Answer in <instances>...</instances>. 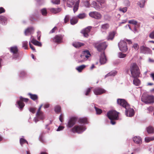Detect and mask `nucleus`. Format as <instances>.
<instances>
[{
    "label": "nucleus",
    "mask_w": 154,
    "mask_h": 154,
    "mask_svg": "<svg viewBox=\"0 0 154 154\" xmlns=\"http://www.w3.org/2000/svg\"><path fill=\"white\" fill-rule=\"evenodd\" d=\"M115 35L114 32H112L109 33V35L107 38L108 40H112L114 38Z\"/></svg>",
    "instance_id": "c756f323"
},
{
    "label": "nucleus",
    "mask_w": 154,
    "mask_h": 154,
    "mask_svg": "<svg viewBox=\"0 0 154 154\" xmlns=\"http://www.w3.org/2000/svg\"><path fill=\"white\" fill-rule=\"evenodd\" d=\"M40 12L43 16H46L47 14V10L45 8H43L40 10Z\"/></svg>",
    "instance_id": "ea45409f"
},
{
    "label": "nucleus",
    "mask_w": 154,
    "mask_h": 154,
    "mask_svg": "<svg viewBox=\"0 0 154 154\" xmlns=\"http://www.w3.org/2000/svg\"><path fill=\"white\" fill-rule=\"evenodd\" d=\"M147 109L149 112H151L154 110L152 106H150L147 108Z\"/></svg>",
    "instance_id": "680f3d73"
},
{
    "label": "nucleus",
    "mask_w": 154,
    "mask_h": 154,
    "mask_svg": "<svg viewBox=\"0 0 154 154\" xmlns=\"http://www.w3.org/2000/svg\"><path fill=\"white\" fill-rule=\"evenodd\" d=\"M29 111L33 113H34L35 112V108L31 107L29 108Z\"/></svg>",
    "instance_id": "13d9d810"
},
{
    "label": "nucleus",
    "mask_w": 154,
    "mask_h": 154,
    "mask_svg": "<svg viewBox=\"0 0 154 154\" xmlns=\"http://www.w3.org/2000/svg\"><path fill=\"white\" fill-rule=\"evenodd\" d=\"M107 60L104 53H101L100 59V62L101 64H103L106 62Z\"/></svg>",
    "instance_id": "6ab92c4d"
},
{
    "label": "nucleus",
    "mask_w": 154,
    "mask_h": 154,
    "mask_svg": "<svg viewBox=\"0 0 154 154\" xmlns=\"http://www.w3.org/2000/svg\"><path fill=\"white\" fill-rule=\"evenodd\" d=\"M133 47L136 50H137L139 48V45L137 43L134 44L133 45Z\"/></svg>",
    "instance_id": "864d4df0"
},
{
    "label": "nucleus",
    "mask_w": 154,
    "mask_h": 154,
    "mask_svg": "<svg viewBox=\"0 0 154 154\" xmlns=\"http://www.w3.org/2000/svg\"><path fill=\"white\" fill-rule=\"evenodd\" d=\"M50 11L52 13L54 14H56L60 11H61V9L59 8H51L50 9Z\"/></svg>",
    "instance_id": "2f4dec72"
},
{
    "label": "nucleus",
    "mask_w": 154,
    "mask_h": 154,
    "mask_svg": "<svg viewBox=\"0 0 154 154\" xmlns=\"http://www.w3.org/2000/svg\"><path fill=\"white\" fill-rule=\"evenodd\" d=\"M117 103L121 106H122L123 107L125 108L127 105H128L129 104L124 99H118L117 100Z\"/></svg>",
    "instance_id": "2eb2a0df"
},
{
    "label": "nucleus",
    "mask_w": 154,
    "mask_h": 154,
    "mask_svg": "<svg viewBox=\"0 0 154 154\" xmlns=\"http://www.w3.org/2000/svg\"><path fill=\"white\" fill-rule=\"evenodd\" d=\"M77 0H66L67 6L70 8L72 7Z\"/></svg>",
    "instance_id": "4be33fe9"
},
{
    "label": "nucleus",
    "mask_w": 154,
    "mask_h": 154,
    "mask_svg": "<svg viewBox=\"0 0 154 154\" xmlns=\"http://www.w3.org/2000/svg\"><path fill=\"white\" fill-rule=\"evenodd\" d=\"M119 113V112L115 110H111L107 112V117L110 120L111 123L112 125H114L116 123L113 120L118 119Z\"/></svg>",
    "instance_id": "7ed1b4c3"
},
{
    "label": "nucleus",
    "mask_w": 154,
    "mask_h": 154,
    "mask_svg": "<svg viewBox=\"0 0 154 154\" xmlns=\"http://www.w3.org/2000/svg\"><path fill=\"white\" fill-rule=\"evenodd\" d=\"M83 45V44L79 42H75L72 43V45L76 48L80 47Z\"/></svg>",
    "instance_id": "473e14b6"
},
{
    "label": "nucleus",
    "mask_w": 154,
    "mask_h": 154,
    "mask_svg": "<svg viewBox=\"0 0 154 154\" xmlns=\"http://www.w3.org/2000/svg\"><path fill=\"white\" fill-rule=\"evenodd\" d=\"M69 20V15H66L64 19L65 23H67Z\"/></svg>",
    "instance_id": "5fc2aeb1"
},
{
    "label": "nucleus",
    "mask_w": 154,
    "mask_h": 154,
    "mask_svg": "<svg viewBox=\"0 0 154 154\" xmlns=\"http://www.w3.org/2000/svg\"><path fill=\"white\" fill-rule=\"evenodd\" d=\"M78 22V20L77 17H73L70 20L71 24L74 25L76 24Z\"/></svg>",
    "instance_id": "72a5a7b5"
},
{
    "label": "nucleus",
    "mask_w": 154,
    "mask_h": 154,
    "mask_svg": "<svg viewBox=\"0 0 154 154\" xmlns=\"http://www.w3.org/2000/svg\"><path fill=\"white\" fill-rule=\"evenodd\" d=\"M20 142L21 146H22L25 143H26L27 144H28V142L23 138H20Z\"/></svg>",
    "instance_id": "49530a36"
},
{
    "label": "nucleus",
    "mask_w": 154,
    "mask_h": 154,
    "mask_svg": "<svg viewBox=\"0 0 154 154\" xmlns=\"http://www.w3.org/2000/svg\"><path fill=\"white\" fill-rule=\"evenodd\" d=\"M7 20V19L5 16L0 15V23L5 25L6 23Z\"/></svg>",
    "instance_id": "5701e85b"
},
{
    "label": "nucleus",
    "mask_w": 154,
    "mask_h": 154,
    "mask_svg": "<svg viewBox=\"0 0 154 154\" xmlns=\"http://www.w3.org/2000/svg\"><path fill=\"white\" fill-rule=\"evenodd\" d=\"M125 115L129 117H132L134 115V109L130 107V105L129 104L127 105L125 108Z\"/></svg>",
    "instance_id": "0eeeda50"
},
{
    "label": "nucleus",
    "mask_w": 154,
    "mask_h": 154,
    "mask_svg": "<svg viewBox=\"0 0 154 154\" xmlns=\"http://www.w3.org/2000/svg\"><path fill=\"white\" fill-rule=\"evenodd\" d=\"M91 29V26H88L82 30L81 31V33L83 34L84 37H88V33L90 32Z\"/></svg>",
    "instance_id": "dca6fc26"
},
{
    "label": "nucleus",
    "mask_w": 154,
    "mask_h": 154,
    "mask_svg": "<svg viewBox=\"0 0 154 154\" xmlns=\"http://www.w3.org/2000/svg\"><path fill=\"white\" fill-rule=\"evenodd\" d=\"M149 37L152 39H154V31L150 34Z\"/></svg>",
    "instance_id": "052dcab7"
},
{
    "label": "nucleus",
    "mask_w": 154,
    "mask_h": 154,
    "mask_svg": "<svg viewBox=\"0 0 154 154\" xmlns=\"http://www.w3.org/2000/svg\"><path fill=\"white\" fill-rule=\"evenodd\" d=\"M120 50L123 52H126L127 51L128 48L125 42L121 40L118 44Z\"/></svg>",
    "instance_id": "1a4fd4ad"
},
{
    "label": "nucleus",
    "mask_w": 154,
    "mask_h": 154,
    "mask_svg": "<svg viewBox=\"0 0 154 154\" xmlns=\"http://www.w3.org/2000/svg\"><path fill=\"white\" fill-rule=\"evenodd\" d=\"M36 115L38 119L41 120H43L45 119V116L42 112H37Z\"/></svg>",
    "instance_id": "b1692460"
},
{
    "label": "nucleus",
    "mask_w": 154,
    "mask_h": 154,
    "mask_svg": "<svg viewBox=\"0 0 154 154\" xmlns=\"http://www.w3.org/2000/svg\"><path fill=\"white\" fill-rule=\"evenodd\" d=\"M127 10V8L126 7L123 8H120L119 9V11H122L123 13L126 12Z\"/></svg>",
    "instance_id": "3c124183"
},
{
    "label": "nucleus",
    "mask_w": 154,
    "mask_h": 154,
    "mask_svg": "<svg viewBox=\"0 0 154 154\" xmlns=\"http://www.w3.org/2000/svg\"><path fill=\"white\" fill-rule=\"evenodd\" d=\"M34 29L32 27H29L26 29L24 31V34L26 35H28L33 34Z\"/></svg>",
    "instance_id": "f3484780"
},
{
    "label": "nucleus",
    "mask_w": 154,
    "mask_h": 154,
    "mask_svg": "<svg viewBox=\"0 0 154 154\" xmlns=\"http://www.w3.org/2000/svg\"><path fill=\"white\" fill-rule=\"evenodd\" d=\"M77 121V119L75 117L70 118L68 120V122L66 125L68 128L72 127L76 123Z\"/></svg>",
    "instance_id": "9b49d317"
},
{
    "label": "nucleus",
    "mask_w": 154,
    "mask_h": 154,
    "mask_svg": "<svg viewBox=\"0 0 154 154\" xmlns=\"http://www.w3.org/2000/svg\"><path fill=\"white\" fill-rule=\"evenodd\" d=\"M92 88V87H90V88H88L85 92V95L86 96H88V95L89 93L90 92L91 89Z\"/></svg>",
    "instance_id": "09e8293b"
},
{
    "label": "nucleus",
    "mask_w": 154,
    "mask_h": 154,
    "mask_svg": "<svg viewBox=\"0 0 154 154\" xmlns=\"http://www.w3.org/2000/svg\"><path fill=\"white\" fill-rule=\"evenodd\" d=\"M128 23L130 24H134V25H136L137 23V22L136 20H129L128 21Z\"/></svg>",
    "instance_id": "8fccbe9b"
},
{
    "label": "nucleus",
    "mask_w": 154,
    "mask_h": 154,
    "mask_svg": "<svg viewBox=\"0 0 154 154\" xmlns=\"http://www.w3.org/2000/svg\"><path fill=\"white\" fill-rule=\"evenodd\" d=\"M145 2V0H141L138 2L137 4L140 8H142L144 6Z\"/></svg>",
    "instance_id": "4c0bfd02"
},
{
    "label": "nucleus",
    "mask_w": 154,
    "mask_h": 154,
    "mask_svg": "<svg viewBox=\"0 0 154 154\" xmlns=\"http://www.w3.org/2000/svg\"><path fill=\"white\" fill-rule=\"evenodd\" d=\"M22 47L24 48L25 49H27L28 42L26 41H24L22 42Z\"/></svg>",
    "instance_id": "a18cd8bd"
},
{
    "label": "nucleus",
    "mask_w": 154,
    "mask_h": 154,
    "mask_svg": "<svg viewBox=\"0 0 154 154\" xmlns=\"http://www.w3.org/2000/svg\"><path fill=\"white\" fill-rule=\"evenodd\" d=\"M118 56L119 58H124L126 57V54L120 52L118 53Z\"/></svg>",
    "instance_id": "de8ad7c7"
},
{
    "label": "nucleus",
    "mask_w": 154,
    "mask_h": 154,
    "mask_svg": "<svg viewBox=\"0 0 154 154\" xmlns=\"http://www.w3.org/2000/svg\"><path fill=\"white\" fill-rule=\"evenodd\" d=\"M79 122L82 124L87 123V120L86 118H82L79 119Z\"/></svg>",
    "instance_id": "c9c22d12"
},
{
    "label": "nucleus",
    "mask_w": 154,
    "mask_h": 154,
    "mask_svg": "<svg viewBox=\"0 0 154 154\" xmlns=\"http://www.w3.org/2000/svg\"><path fill=\"white\" fill-rule=\"evenodd\" d=\"M133 140L135 143L137 144H140L142 143L141 139L140 137L136 136L133 138Z\"/></svg>",
    "instance_id": "412c9836"
},
{
    "label": "nucleus",
    "mask_w": 154,
    "mask_h": 154,
    "mask_svg": "<svg viewBox=\"0 0 154 154\" xmlns=\"http://www.w3.org/2000/svg\"><path fill=\"white\" fill-rule=\"evenodd\" d=\"M109 27V25L108 23H106L102 25L101 26V29L104 30H105L107 29Z\"/></svg>",
    "instance_id": "79ce46f5"
},
{
    "label": "nucleus",
    "mask_w": 154,
    "mask_h": 154,
    "mask_svg": "<svg viewBox=\"0 0 154 154\" xmlns=\"http://www.w3.org/2000/svg\"><path fill=\"white\" fill-rule=\"evenodd\" d=\"M86 17V14L84 13L80 14L77 16V17L80 19H83Z\"/></svg>",
    "instance_id": "c03bdc74"
},
{
    "label": "nucleus",
    "mask_w": 154,
    "mask_h": 154,
    "mask_svg": "<svg viewBox=\"0 0 154 154\" xmlns=\"http://www.w3.org/2000/svg\"><path fill=\"white\" fill-rule=\"evenodd\" d=\"M64 128V127L63 126H59L56 131H60L62 130Z\"/></svg>",
    "instance_id": "4d7b16f0"
},
{
    "label": "nucleus",
    "mask_w": 154,
    "mask_h": 154,
    "mask_svg": "<svg viewBox=\"0 0 154 154\" xmlns=\"http://www.w3.org/2000/svg\"><path fill=\"white\" fill-rule=\"evenodd\" d=\"M106 92L105 90L100 87L96 88L94 90V92L96 95H101Z\"/></svg>",
    "instance_id": "4468645a"
},
{
    "label": "nucleus",
    "mask_w": 154,
    "mask_h": 154,
    "mask_svg": "<svg viewBox=\"0 0 154 154\" xmlns=\"http://www.w3.org/2000/svg\"><path fill=\"white\" fill-rule=\"evenodd\" d=\"M39 12L37 10H35V12L33 14V16L34 17H37V15L38 14Z\"/></svg>",
    "instance_id": "e2e57ef3"
},
{
    "label": "nucleus",
    "mask_w": 154,
    "mask_h": 154,
    "mask_svg": "<svg viewBox=\"0 0 154 154\" xmlns=\"http://www.w3.org/2000/svg\"><path fill=\"white\" fill-rule=\"evenodd\" d=\"M94 45L99 51L105 50L107 47V45L105 42L100 43H94Z\"/></svg>",
    "instance_id": "423d86ee"
},
{
    "label": "nucleus",
    "mask_w": 154,
    "mask_h": 154,
    "mask_svg": "<svg viewBox=\"0 0 154 154\" xmlns=\"http://www.w3.org/2000/svg\"><path fill=\"white\" fill-rule=\"evenodd\" d=\"M29 45L30 46V48L33 51H35V49L34 47L30 43V41L29 42Z\"/></svg>",
    "instance_id": "bf43d9fd"
},
{
    "label": "nucleus",
    "mask_w": 154,
    "mask_h": 154,
    "mask_svg": "<svg viewBox=\"0 0 154 154\" xmlns=\"http://www.w3.org/2000/svg\"><path fill=\"white\" fill-rule=\"evenodd\" d=\"M140 52L144 54H151V50L148 48L144 46H142L140 47Z\"/></svg>",
    "instance_id": "f8f14e48"
},
{
    "label": "nucleus",
    "mask_w": 154,
    "mask_h": 154,
    "mask_svg": "<svg viewBox=\"0 0 154 154\" xmlns=\"http://www.w3.org/2000/svg\"><path fill=\"white\" fill-rule=\"evenodd\" d=\"M40 140L43 143H45V142L46 141L45 140V139L42 137H41L39 138Z\"/></svg>",
    "instance_id": "69168bd1"
},
{
    "label": "nucleus",
    "mask_w": 154,
    "mask_h": 154,
    "mask_svg": "<svg viewBox=\"0 0 154 154\" xmlns=\"http://www.w3.org/2000/svg\"><path fill=\"white\" fill-rule=\"evenodd\" d=\"M117 72L116 70H113L109 72L105 76V78H106L109 76H114L116 75Z\"/></svg>",
    "instance_id": "a878e982"
},
{
    "label": "nucleus",
    "mask_w": 154,
    "mask_h": 154,
    "mask_svg": "<svg viewBox=\"0 0 154 154\" xmlns=\"http://www.w3.org/2000/svg\"><path fill=\"white\" fill-rule=\"evenodd\" d=\"M37 39L38 40H40V37L41 36V32L40 31H38L37 32Z\"/></svg>",
    "instance_id": "6e6d98bb"
},
{
    "label": "nucleus",
    "mask_w": 154,
    "mask_h": 154,
    "mask_svg": "<svg viewBox=\"0 0 154 154\" xmlns=\"http://www.w3.org/2000/svg\"><path fill=\"white\" fill-rule=\"evenodd\" d=\"M130 70L131 76L134 79L133 83L136 86H139L140 84V80L137 78L140 74V70L138 66L135 63H133L130 66Z\"/></svg>",
    "instance_id": "f257e3e1"
},
{
    "label": "nucleus",
    "mask_w": 154,
    "mask_h": 154,
    "mask_svg": "<svg viewBox=\"0 0 154 154\" xmlns=\"http://www.w3.org/2000/svg\"><path fill=\"white\" fill-rule=\"evenodd\" d=\"M63 36L61 35H57L55 36L53 39L54 42L60 43L62 42Z\"/></svg>",
    "instance_id": "a211bd4d"
},
{
    "label": "nucleus",
    "mask_w": 154,
    "mask_h": 154,
    "mask_svg": "<svg viewBox=\"0 0 154 154\" xmlns=\"http://www.w3.org/2000/svg\"><path fill=\"white\" fill-rule=\"evenodd\" d=\"M59 120L61 122H63V116L61 114L60 116L59 117Z\"/></svg>",
    "instance_id": "774afa93"
},
{
    "label": "nucleus",
    "mask_w": 154,
    "mask_h": 154,
    "mask_svg": "<svg viewBox=\"0 0 154 154\" xmlns=\"http://www.w3.org/2000/svg\"><path fill=\"white\" fill-rule=\"evenodd\" d=\"M89 15L91 17L97 19H100L102 17L101 15L97 11L90 12L89 13Z\"/></svg>",
    "instance_id": "ddd939ff"
},
{
    "label": "nucleus",
    "mask_w": 154,
    "mask_h": 154,
    "mask_svg": "<svg viewBox=\"0 0 154 154\" xmlns=\"http://www.w3.org/2000/svg\"><path fill=\"white\" fill-rule=\"evenodd\" d=\"M20 100L17 102L16 105H17V107L21 110L25 105L24 103L23 102V101L27 102L28 101L29 99L27 98H24L22 96H20Z\"/></svg>",
    "instance_id": "6e6552de"
},
{
    "label": "nucleus",
    "mask_w": 154,
    "mask_h": 154,
    "mask_svg": "<svg viewBox=\"0 0 154 154\" xmlns=\"http://www.w3.org/2000/svg\"><path fill=\"white\" fill-rule=\"evenodd\" d=\"M147 132L149 134H152L154 133V128L151 126H149L146 128Z\"/></svg>",
    "instance_id": "393cba45"
},
{
    "label": "nucleus",
    "mask_w": 154,
    "mask_h": 154,
    "mask_svg": "<svg viewBox=\"0 0 154 154\" xmlns=\"http://www.w3.org/2000/svg\"><path fill=\"white\" fill-rule=\"evenodd\" d=\"M30 40V42H32L34 45L40 47L42 46L41 43L35 40L32 35L31 36Z\"/></svg>",
    "instance_id": "aec40b11"
},
{
    "label": "nucleus",
    "mask_w": 154,
    "mask_h": 154,
    "mask_svg": "<svg viewBox=\"0 0 154 154\" xmlns=\"http://www.w3.org/2000/svg\"><path fill=\"white\" fill-rule=\"evenodd\" d=\"M142 102L145 103L146 104H149L154 103V96H146L143 95L141 97Z\"/></svg>",
    "instance_id": "20e7f679"
},
{
    "label": "nucleus",
    "mask_w": 154,
    "mask_h": 154,
    "mask_svg": "<svg viewBox=\"0 0 154 154\" xmlns=\"http://www.w3.org/2000/svg\"><path fill=\"white\" fill-rule=\"evenodd\" d=\"M91 5L92 7L94 8L96 10H99L100 8V6L97 5V2L95 1H93Z\"/></svg>",
    "instance_id": "f704fd0d"
},
{
    "label": "nucleus",
    "mask_w": 154,
    "mask_h": 154,
    "mask_svg": "<svg viewBox=\"0 0 154 154\" xmlns=\"http://www.w3.org/2000/svg\"><path fill=\"white\" fill-rule=\"evenodd\" d=\"M61 109V107L59 106H55L54 111L56 113H58L60 112Z\"/></svg>",
    "instance_id": "37998d69"
},
{
    "label": "nucleus",
    "mask_w": 154,
    "mask_h": 154,
    "mask_svg": "<svg viewBox=\"0 0 154 154\" xmlns=\"http://www.w3.org/2000/svg\"><path fill=\"white\" fill-rule=\"evenodd\" d=\"M18 75L20 77H23L26 76V73L24 71L21 70L19 72Z\"/></svg>",
    "instance_id": "e433bc0d"
},
{
    "label": "nucleus",
    "mask_w": 154,
    "mask_h": 154,
    "mask_svg": "<svg viewBox=\"0 0 154 154\" xmlns=\"http://www.w3.org/2000/svg\"><path fill=\"white\" fill-rule=\"evenodd\" d=\"M28 94L30 96V98L33 100H35L38 99V96L36 94H32L30 93H28Z\"/></svg>",
    "instance_id": "cd10ccee"
},
{
    "label": "nucleus",
    "mask_w": 154,
    "mask_h": 154,
    "mask_svg": "<svg viewBox=\"0 0 154 154\" xmlns=\"http://www.w3.org/2000/svg\"><path fill=\"white\" fill-rule=\"evenodd\" d=\"M97 1L100 5L101 7L103 8L105 6L106 1L105 0H96Z\"/></svg>",
    "instance_id": "7c9ffc66"
},
{
    "label": "nucleus",
    "mask_w": 154,
    "mask_h": 154,
    "mask_svg": "<svg viewBox=\"0 0 154 154\" xmlns=\"http://www.w3.org/2000/svg\"><path fill=\"white\" fill-rule=\"evenodd\" d=\"M9 50L10 52L13 54L12 56L13 58H17L18 56L17 54L18 49L17 47L16 46L11 47L9 48Z\"/></svg>",
    "instance_id": "9d476101"
},
{
    "label": "nucleus",
    "mask_w": 154,
    "mask_h": 154,
    "mask_svg": "<svg viewBox=\"0 0 154 154\" xmlns=\"http://www.w3.org/2000/svg\"><path fill=\"white\" fill-rule=\"evenodd\" d=\"M5 11V10L3 7L0 8V14L4 13Z\"/></svg>",
    "instance_id": "0e129e2a"
},
{
    "label": "nucleus",
    "mask_w": 154,
    "mask_h": 154,
    "mask_svg": "<svg viewBox=\"0 0 154 154\" xmlns=\"http://www.w3.org/2000/svg\"><path fill=\"white\" fill-rule=\"evenodd\" d=\"M154 140V136L152 137H146L145 138V141L146 142H149L150 141Z\"/></svg>",
    "instance_id": "58836bf2"
},
{
    "label": "nucleus",
    "mask_w": 154,
    "mask_h": 154,
    "mask_svg": "<svg viewBox=\"0 0 154 154\" xmlns=\"http://www.w3.org/2000/svg\"><path fill=\"white\" fill-rule=\"evenodd\" d=\"M86 66L85 65H82L76 67V69L79 72H81Z\"/></svg>",
    "instance_id": "bb28decb"
},
{
    "label": "nucleus",
    "mask_w": 154,
    "mask_h": 154,
    "mask_svg": "<svg viewBox=\"0 0 154 154\" xmlns=\"http://www.w3.org/2000/svg\"><path fill=\"white\" fill-rule=\"evenodd\" d=\"M86 129L84 125H76L72 128V131L73 133L81 134L85 131Z\"/></svg>",
    "instance_id": "39448f33"
},
{
    "label": "nucleus",
    "mask_w": 154,
    "mask_h": 154,
    "mask_svg": "<svg viewBox=\"0 0 154 154\" xmlns=\"http://www.w3.org/2000/svg\"><path fill=\"white\" fill-rule=\"evenodd\" d=\"M91 56V54L88 50L84 51L82 54H80L79 53H75L74 57L78 63L82 62L86 60Z\"/></svg>",
    "instance_id": "f03ea898"
},
{
    "label": "nucleus",
    "mask_w": 154,
    "mask_h": 154,
    "mask_svg": "<svg viewBox=\"0 0 154 154\" xmlns=\"http://www.w3.org/2000/svg\"><path fill=\"white\" fill-rule=\"evenodd\" d=\"M57 29V27L56 26L54 27V28H53L52 30L50 31V33H53L55 32V30L56 29Z\"/></svg>",
    "instance_id": "338daca9"
},
{
    "label": "nucleus",
    "mask_w": 154,
    "mask_h": 154,
    "mask_svg": "<svg viewBox=\"0 0 154 154\" xmlns=\"http://www.w3.org/2000/svg\"><path fill=\"white\" fill-rule=\"evenodd\" d=\"M79 2L78 1L75 4L73 8V10L74 13L78 9L79 6Z\"/></svg>",
    "instance_id": "a19ab883"
},
{
    "label": "nucleus",
    "mask_w": 154,
    "mask_h": 154,
    "mask_svg": "<svg viewBox=\"0 0 154 154\" xmlns=\"http://www.w3.org/2000/svg\"><path fill=\"white\" fill-rule=\"evenodd\" d=\"M91 106H92V107H94V108L95 109L97 114H100L102 112V110L100 109H99L97 108L94 104L92 103L91 104Z\"/></svg>",
    "instance_id": "c85d7f7f"
},
{
    "label": "nucleus",
    "mask_w": 154,
    "mask_h": 154,
    "mask_svg": "<svg viewBox=\"0 0 154 154\" xmlns=\"http://www.w3.org/2000/svg\"><path fill=\"white\" fill-rule=\"evenodd\" d=\"M51 2L54 4L58 5L60 4V0H51Z\"/></svg>",
    "instance_id": "603ef678"
}]
</instances>
